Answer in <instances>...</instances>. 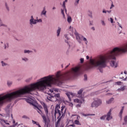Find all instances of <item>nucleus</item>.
I'll return each instance as SVG.
<instances>
[{"label":"nucleus","instance_id":"nucleus-1","mask_svg":"<svg viewBox=\"0 0 127 127\" xmlns=\"http://www.w3.org/2000/svg\"><path fill=\"white\" fill-rule=\"evenodd\" d=\"M124 53H127V50H125L123 46L120 47H116L104 56H101L103 59L99 65L102 67H107V62H110L111 67L117 68L119 63L117 62L116 56H119Z\"/></svg>","mask_w":127,"mask_h":127},{"label":"nucleus","instance_id":"nucleus-2","mask_svg":"<svg viewBox=\"0 0 127 127\" xmlns=\"http://www.w3.org/2000/svg\"><path fill=\"white\" fill-rule=\"evenodd\" d=\"M102 59L103 58L102 56H100L99 58L96 59H90L89 61V65L87 66V70L90 69H93L96 67H98V69L101 73H103V68H106V67H101V65H99L100 63L102 62Z\"/></svg>","mask_w":127,"mask_h":127},{"label":"nucleus","instance_id":"nucleus-3","mask_svg":"<svg viewBox=\"0 0 127 127\" xmlns=\"http://www.w3.org/2000/svg\"><path fill=\"white\" fill-rule=\"evenodd\" d=\"M57 114H58L59 115V116L58 117V119H59L56 123V127H57L58 126V124H60L61 119H63V118L65 117V115H66V109H65V106H62L60 110V105L57 104L56 105V108L55 110V117H56Z\"/></svg>","mask_w":127,"mask_h":127},{"label":"nucleus","instance_id":"nucleus-4","mask_svg":"<svg viewBox=\"0 0 127 127\" xmlns=\"http://www.w3.org/2000/svg\"><path fill=\"white\" fill-rule=\"evenodd\" d=\"M11 101H12V92L6 94H0V107L5 103H9Z\"/></svg>","mask_w":127,"mask_h":127},{"label":"nucleus","instance_id":"nucleus-5","mask_svg":"<svg viewBox=\"0 0 127 127\" xmlns=\"http://www.w3.org/2000/svg\"><path fill=\"white\" fill-rule=\"evenodd\" d=\"M74 35H75L76 39L78 41V42L80 44L82 43V41H84L85 43V44L87 45L88 44V40H87V38H85L82 35H80L78 32H77V31L76 29L74 30Z\"/></svg>","mask_w":127,"mask_h":127},{"label":"nucleus","instance_id":"nucleus-6","mask_svg":"<svg viewBox=\"0 0 127 127\" xmlns=\"http://www.w3.org/2000/svg\"><path fill=\"white\" fill-rule=\"evenodd\" d=\"M102 100L97 98L91 103V108H98L102 104Z\"/></svg>","mask_w":127,"mask_h":127},{"label":"nucleus","instance_id":"nucleus-7","mask_svg":"<svg viewBox=\"0 0 127 127\" xmlns=\"http://www.w3.org/2000/svg\"><path fill=\"white\" fill-rule=\"evenodd\" d=\"M5 111L8 117L10 115L11 119L13 120V117L12 116V107L10 105H8L5 109Z\"/></svg>","mask_w":127,"mask_h":127},{"label":"nucleus","instance_id":"nucleus-8","mask_svg":"<svg viewBox=\"0 0 127 127\" xmlns=\"http://www.w3.org/2000/svg\"><path fill=\"white\" fill-rule=\"evenodd\" d=\"M37 112L40 115H41L43 120V123L48 127V120L46 119V116H45V114H44L43 113H42V111H41V110L38 109Z\"/></svg>","mask_w":127,"mask_h":127},{"label":"nucleus","instance_id":"nucleus-9","mask_svg":"<svg viewBox=\"0 0 127 127\" xmlns=\"http://www.w3.org/2000/svg\"><path fill=\"white\" fill-rule=\"evenodd\" d=\"M26 101L27 102V103H28L29 104H30V105H32V106L34 107L35 109H37V110H41V109H42V106H36V105L37 104V103L35 101L33 102L30 99H27Z\"/></svg>","mask_w":127,"mask_h":127},{"label":"nucleus","instance_id":"nucleus-10","mask_svg":"<svg viewBox=\"0 0 127 127\" xmlns=\"http://www.w3.org/2000/svg\"><path fill=\"white\" fill-rule=\"evenodd\" d=\"M106 117V121L108 122L111 121V120H113V116L112 115V109H110L109 112L105 115Z\"/></svg>","mask_w":127,"mask_h":127},{"label":"nucleus","instance_id":"nucleus-11","mask_svg":"<svg viewBox=\"0 0 127 127\" xmlns=\"http://www.w3.org/2000/svg\"><path fill=\"white\" fill-rule=\"evenodd\" d=\"M79 98L81 99V100L75 99L74 100V103H78V104H85V98L82 96H80Z\"/></svg>","mask_w":127,"mask_h":127},{"label":"nucleus","instance_id":"nucleus-12","mask_svg":"<svg viewBox=\"0 0 127 127\" xmlns=\"http://www.w3.org/2000/svg\"><path fill=\"white\" fill-rule=\"evenodd\" d=\"M29 24L30 25L32 26L33 25H35L36 24V19H34V18L32 15L31 16V19L29 20Z\"/></svg>","mask_w":127,"mask_h":127},{"label":"nucleus","instance_id":"nucleus-13","mask_svg":"<svg viewBox=\"0 0 127 127\" xmlns=\"http://www.w3.org/2000/svg\"><path fill=\"white\" fill-rule=\"evenodd\" d=\"M42 106L44 108V110L46 113V116H48V115H49V112L48 111V108H47V105H46L45 103H43Z\"/></svg>","mask_w":127,"mask_h":127},{"label":"nucleus","instance_id":"nucleus-14","mask_svg":"<svg viewBox=\"0 0 127 127\" xmlns=\"http://www.w3.org/2000/svg\"><path fill=\"white\" fill-rule=\"evenodd\" d=\"M0 27H2L3 28H7V25L4 24L2 20L0 18Z\"/></svg>","mask_w":127,"mask_h":127},{"label":"nucleus","instance_id":"nucleus-15","mask_svg":"<svg viewBox=\"0 0 127 127\" xmlns=\"http://www.w3.org/2000/svg\"><path fill=\"white\" fill-rule=\"evenodd\" d=\"M54 97L56 99V101H57L58 102H60V101H61V97H60V93L55 94L54 98Z\"/></svg>","mask_w":127,"mask_h":127},{"label":"nucleus","instance_id":"nucleus-16","mask_svg":"<svg viewBox=\"0 0 127 127\" xmlns=\"http://www.w3.org/2000/svg\"><path fill=\"white\" fill-rule=\"evenodd\" d=\"M66 95L68 98L69 101H71V97H70V96H71V97H74V96H75V94L73 93V92H68L66 93Z\"/></svg>","mask_w":127,"mask_h":127},{"label":"nucleus","instance_id":"nucleus-17","mask_svg":"<svg viewBox=\"0 0 127 127\" xmlns=\"http://www.w3.org/2000/svg\"><path fill=\"white\" fill-rule=\"evenodd\" d=\"M125 110V107L123 106L119 113V117L120 118L123 119V113Z\"/></svg>","mask_w":127,"mask_h":127},{"label":"nucleus","instance_id":"nucleus-18","mask_svg":"<svg viewBox=\"0 0 127 127\" xmlns=\"http://www.w3.org/2000/svg\"><path fill=\"white\" fill-rule=\"evenodd\" d=\"M47 13V11H46V9L45 8V7H44L43 10L41 12V15H44V16H46Z\"/></svg>","mask_w":127,"mask_h":127},{"label":"nucleus","instance_id":"nucleus-19","mask_svg":"<svg viewBox=\"0 0 127 127\" xmlns=\"http://www.w3.org/2000/svg\"><path fill=\"white\" fill-rule=\"evenodd\" d=\"M114 100H115V99L113 97L109 99L108 100L106 101V104H107V105H109L110 104H112V103H113V102H114Z\"/></svg>","mask_w":127,"mask_h":127},{"label":"nucleus","instance_id":"nucleus-20","mask_svg":"<svg viewBox=\"0 0 127 127\" xmlns=\"http://www.w3.org/2000/svg\"><path fill=\"white\" fill-rule=\"evenodd\" d=\"M126 89V86H121L120 88H118L117 91L119 92H123Z\"/></svg>","mask_w":127,"mask_h":127},{"label":"nucleus","instance_id":"nucleus-21","mask_svg":"<svg viewBox=\"0 0 127 127\" xmlns=\"http://www.w3.org/2000/svg\"><path fill=\"white\" fill-rule=\"evenodd\" d=\"M82 93H83V89H81L78 91L77 95H79V98H81V97H82Z\"/></svg>","mask_w":127,"mask_h":127},{"label":"nucleus","instance_id":"nucleus-22","mask_svg":"<svg viewBox=\"0 0 127 127\" xmlns=\"http://www.w3.org/2000/svg\"><path fill=\"white\" fill-rule=\"evenodd\" d=\"M127 115L124 117V123H123V126H127Z\"/></svg>","mask_w":127,"mask_h":127},{"label":"nucleus","instance_id":"nucleus-23","mask_svg":"<svg viewBox=\"0 0 127 127\" xmlns=\"http://www.w3.org/2000/svg\"><path fill=\"white\" fill-rule=\"evenodd\" d=\"M64 37L67 40H65V42L66 43H67V44H68V40H69L70 39V38H69V36H68L67 34H65L64 35Z\"/></svg>","mask_w":127,"mask_h":127},{"label":"nucleus","instance_id":"nucleus-24","mask_svg":"<svg viewBox=\"0 0 127 127\" xmlns=\"http://www.w3.org/2000/svg\"><path fill=\"white\" fill-rule=\"evenodd\" d=\"M67 21L68 22V23H71V22H72V17H71V16H67Z\"/></svg>","mask_w":127,"mask_h":127},{"label":"nucleus","instance_id":"nucleus-25","mask_svg":"<svg viewBox=\"0 0 127 127\" xmlns=\"http://www.w3.org/2000/svg\"><path fill=\"white\" fill-rule=\"evenodd\" d=\"M61 32V28L60 27H58V29L57 31V36H59L60 35V32Z\"/></svg>","mask_w":127,"mask_h":127},{"label":"nucleus","instance_id":"nucleus-26","mask_svg":"<svg viewBox=\"0 0 127 127\" xmlns=\"http://www.w3.org/2000/svg\"><path fill=\"white\" fill-rule=\"evenodd\" d=\"M24 53L25 54H30V53H32V51L25 50L24 51Z\"/></svg>","mask_w":127,"mask_h":127},{"label":"nucleus","instance_id":"nucleus-27","mask_svg":"<svg viewBox=\"0 0 127 127\" xmlns=\"http://www.w3.org/2000/svg\"><path fill=\"white\" fill-rule=\"evenodd\" d=\"M5 7L7 10V11H9L10 9H9V6H8V4L7 3L5 2Z\"/></svg>","mask_w":127,"mask_h":127},{"label":"nucleus","instance_id":"nucleus-28","mask_svg":"<svg viewBox=\"0 0 127 127\" xmlns=\"http://www.w3.org/2000/svg\"><path fill=\"white\" fill-rule=\"evenodd\" d=\"M50 95V96H47V100H49V101H51V102H52V100H51V99H52V98H54V96L51 95V94H49Z\"/></svg>","mask_w":127,"mask_h":127},{"label":"nucleus","instance_id":"nucleus-29","mask_svg":"<svg viewBox=\"0 0 127 127\" xmlns=\"http://www.w3.org/2000/svg\"><path fill=\"white\" fill-rule=\"evenodd\" d=\"M88 16H89V17H91V18H92L93 15H92V11L88 10Z\"/></svg>","mask_w":127,"mask_h":127},{"label":"nucleus","instance_id":"nucleus-30","mask_svg":"<svg viewBox=\"0 0 127 127\" xmlns=\"http://www.w3.org/2000/svg\"><path fill=\"white\" fill-rule=\"evenodd\" d=\"M7 84L8 87H10L12 85V81H8L7 82Z\"/></svg>","mask_w":127,"mask_h":127},{"label":"nucleus","instance_id":"nucleus-31","mask_svg":"<svg viewBox=\"0 0 127 127\" xmlns=\"http://www.w3.org/2000/svg\"><path fill=\"white\" fill-rule=\"evenodd\" d=\"M74 124L75 125H77L78 126H81V123H80V122H79V120H75Z\"/></svg>","mask_w":127,"mask_h":127},{"label":"nucleus","instance_id":"nucleus-32","mask_svg":"<svg viewBox=\"0 0 127 127\" xmlns=\"http://www.w3.org/2000/svg\"><path fill=\"white\" fill-rule=\"evenodd\" d=\"M101 23L102 26H106V22L104 20H101Z\"/></svg>","mask_w":127,"mask_h":127},{"label":"nucleus","instance_id":"nucleus-33","mask_svg":"<svg viewBox=\"0 0 127 127\" xmlns=\"http://www.w3.org/2000/svg\"><path fill=\"white\" fill-rule=\"evenodd\" d=\"M1 64H2V67H4V66H7V64L4 63V61H1Z\"/></svg>","mask_w":127,"mask_h":127},{"label":"nucleus","instance_id":"nucleus-34","mask_svg":"<svg viewBox=\"0 0 127 127\" xmlns=\"http://www.w3.org/2000/svg\"><path fill=\"white\" fill-rule=\"evenodd\" d=\"M82 116H84V117H88V116H96V114H82Z\"/></svg>","mask_w":127,"mask_h":127},{"label":"nucleus","instance_id":"nucleus-35","mask_svg":"<svg viewBox=\"0 0 127 127\" xmlns=\"http://www.w3.org/2000/svg\"><path fill=\"white\" fill-rule=\"evenodd\" d=\"M22 61H24V62H27V61H28V59L27 58H22Z\"/></svg>","mask_w":127,"mask_h":127},{"label":"nucleus","instance_id":"nucleus-36","mask_svg":"<svg viewBox=\"0 0 127 127\" xmlns=\"http://www.w3.org/2000/svg\"><path fill=\"white\" fill-rule=\"evenodd\" d=\"M106 115H104L100 117V120L104 121V120H106Z\"/></svg>","mask_w":127,"mask_h":127},{"label":"nucleus","instance_id":"nucleus-37","mask_svg":"<svg viewBox=\"0 0 127 127\" xmlns=\"http://www.w3.org/2000/svg\"><path fill=\"white\" fill-rule=\"evenodd\" d=\"M79 1H80V0H75L74 5H78L79 4Z\"/></svg>","mask_w":127,"mask_h":127},{"label":"nucleus","instance_id":"nucleus-38","mask_svg":"<svg viewBox=\"0 0 127 127\" xmlns=\"http://www.w3.org/2000/svg\"><path fill=\"white\" fill-rule=\"evenodd\" d=\"M22 118V119H25V120H29V118L26 115H23Z\"/></svg>","mask_w":127,"mask_h":127},{"label":"nucleus","instance_id":"nucleus-39","mask_svg":"<svg viewBox=\"0 0 127 127\" xmlns=\"http://www.w3.org/2000/svg\"><path fill=\"white\" fill-rule=\"evenodd\" d=\"M61 13L63 15L64 18H65V14H64V10L63 9H61Z\"/></svg>","mask_w":127,"mask_h":127},{"label":"nucleus","instance_id":"nucleus-40","mask_svg":"<svg viewBox=\"0 0 127 127\" xmlns=\"http://www.w3.org/2000/svg\"><path fill=\"white\" fill-rule=\"evenodd\" d=\"M84 81H87L88 80V77L87 76V74H84Z\"/></svg>","mask_w":127,"mask_h":127},{"label":"nucleus","instance_id":"nucleus-41","mask_svg":"<svg viewBox=\"0 0 127 127\" xmlns=\"http://www.w3.org/2000/svg\"><path fill=\"white\" fill-rule=\"evenodd\" d=\"M123 46L124 48V50H126V52H127V44L126 45H124Z\"/></svg>","mask_w":127,"mask_h":127},{"label":"nucleus","instance_id":"nucleus-42","mask_svg":"<svg viewBox=\"0 0 127 127\" xmlns=\"http://www.w3.org/2000/svg\"><path fill=\"white\" fill-rule=\"evenodd\" d=\"M36 24H37V22H42V19H36Z\"/></svg>","mask_w":127,"mask_h":127},{"label":"nucleus","instance_id":"nucleus-43","mask_svg":"<svg viewBox=\"0 0 127 127\" xmlns=\"http://www.w3.org/2000/svg\"><path fill=\"white\" fill-rule=\"evenodd\" d=\"M1 122H3V123H4V124H5L6 125H9V123H7V121H5L4 120H2Z\"/></svg>","mask_w":127,"mask_h":127},{"label":"nucleus","instance_id":"nucleus-44","mask_svg":"<svg viewBox=\"0 0 127 127\" xmlns=\"http://www.w3.org/2000/svg\"><path fill=\"white\" fill-rule=\"evenodd\" d=\"M8 48V44L6 43V44H4V49H6Z\"/></svg>","mask_w":127,"mask_h":127},{"label":"nucleus","instance_id":"nucleus-45","mask_svg":"<svg viewBox=\"0 0 127 127\" xmlns=\"http://www.w3.org/2000/svg\"><path fill=\"white\" fill-rule=\"evenodd\" d=\"M65 2L64 1L63 3V8H65L66 7V6L65 5Z\"/></svg>","mask_w":127,"mask_h":127},{"label":"nucleus","instance_id":"nucleus-46","mask_svg":"<svg viewBox=\"0 0 127 127\" xmlns=\"http://www.w3.org/2000/svg\"><path fill=\"white\" fill-rule=\"evenodd\" d=\"M102 12L103 13H107V10L103 9Z\"/></svg>","mask_w":127,"mask_h":127},{"label":"nucleus","instance_id":"nucleus-47","mask_svg":"<svg viewBox=\"0 0 127 127\" xmlns=\"http://www.w3.org/2000/svg\"><path fill=\"white\" fill-rule=\"evenodd\" d=\"M80 63H84V59L81 58L80 59Z\"/></svg>","mask_w":127,"mask_h":127},{"label":"nucleus","instance_id":"nucleus-48","mask_svg":"<svg viewBox=\"0 0 127 127\" xmlns=\"http://www.w3.org/2000/svg\"><path fill=\"white\" fill-rule=\"evenodd\" d=\"M116 84H117V85H121V84H122V82L121 81H118L116 82Z\"/></svg>","mask_w":127,"mask_h":127},{"label":"nucleus","instance_id":"nucleus-49","mask_svg":"<svg viewBox=\"0 0 127 127\" xmlns=\"http://www.w3.org/2000/svg\"><path fill=\"white\" fill-rule=\"evenodd\" d=\"M32 122L33 125H37V123H38V122L34 121V120H32Z\"/></svg>","mask_w":127,"mask_h":127},{"label":"nucleus","instance_id":"nucleus-50","mask_svg":"<svg viewBox=\"0 0 127 127\" xmlns=\"http://www.w3.org/2000/svg\"><path fill=\"white\" fill-rule=\"evenodd\" d=\"M110 21L112 23H114V19L110 18Z\"/></svg>","mask_w":127,"mask_h":127},{"label":"nucleus","instance_id":"nucleus-51","mask_svg":"<svg viewBox=\"0 0 127 127\" xmlns=\"http://www.w3.org/2000/svg\"><path fill=\"white\" fill-rule=\"evenodd\" d=\"M113 7H115V5H114L113 3L111 4V6L110 7V9H112Z\"/></svg>","mask_w":127,"mask_h":127},{"label":"nucleus","instance_id":"nucleus-52","mask_svg":"<svg viewBox=\"0 0 127 127\" xmlns=\"http://www.w3.org/2000/svg\"><path fill=\"white\" fill-rule=\"evenodd\" d=\"M76 107L77 108H81V104H78L76 105Z\"/></svg>","mask_w":127,"mask_h":127},{"label":"nucleus","instance_id":"nucleus-53","mask_svg":"<svg viewBox=\"0 0 127 127\" xmlns=\"http://www.w3.org/2000/svg\"><path fill=\"white\" fill-rule=\"evenodd\" d=\"M69 29L71 30V31H72V32H73V27L70 26L69 27Z\"/></svg>","mask_w":127,"mask_h":127},{"label":"nucleus","instance_id":"nucleus-54","mask_svg":"<svg viewBox=\"0 0 127 127\" xmlns=\"http://www.w3.org/2000/svg\"><path fill=\"white\" fill-rule=\"evenodd\" d=\"M75 127V125L72 124V125H69L67 127Z\"/></svg>","mask_w":127,"mask_h":127},{"label":"nucleus","instance_id":"nucleus-55","mask_svg":"<svg viewBox=\"0 0 127 127\" xmlns=\"http://www.w3.org/2000/svg\"><path fill=\"white\" fill-rule=\"evenodd\" d=\"M118 24L119 26L121 27V28H123V27H122V25H121V24H120V23L118 22Z\"/></svg>","mask_w":127,"mask_h":127},{"label":"nucleus","instance_id":"nucleus-56","mask_svg":"<svg viewBox=\"0 0 127 127\" xmlns=\"http://www.w3.org/2000/svg\"><path fill=\"white\" fill-rule=\"evenodd\" d=\"M69 106H70V107H73V103H70Z\"/></svg>","mask_w":127,"mask_h":127},{"label":"nucleus","instance_id":"nucleus-57","mask_svg":"<svg viewBox=\"0 0 127 127\" xmlns=\"http://www.w3.org/2000/svg\"><path fill=\"white\" fill-rule=\"evenodd\" d=\"M36 126H38L39 127H41V126H40V125L39 124V123L38 122H37Z\"/></svg>","mask_w":127,"mask_h":127},{"label":"nucleus","instance_id":"nucleus-58","mask_svg":"<svg viewBox=\"0 0 127 127\" xmlns=\"http://www.w3.org/2000/svg\"><path fill=\"white\" fill-rule=\"evenodd\" d=\"M107 12H108V13H111L112 12V10H107Z\"/></svg>","mask_w":127,"mask_h":127},{"label":"nucleus","instance_id":"nucleus-59","mask_svg":"<svg viewBox=\"0 0 127 127\" xmlns=\"http://www.w3.org/2000/svg\"><path fill=\"white\" fill-rule=\"evenodd\" d=\"M86 59H87V60H89V59H90V57H89V56H87Z\"/></svg>","mask_w":127,"mask_h":127},{"label":"nucleus","instance_id":"nucleus-60","mask_svg":"<svg viewBox=\"0 0 127 127\" xmlns=\"http://www.w3.org/2000/svg\"><path fill=\"white\" fill-rule=\"evenodd\" d=\"M123 81H127V76L125 78L123 79Z\"/></svg>","mask_w":127,"mask_h":127},{"label":"nucleus","instance_id":"nucleus-61","mask_svg":"<svg viewBox=\"0 0 127 127\" xmlns=\"http://www.w3.org/2000/svg\"><path fill=\"white\" fill-rule=\"evenodd\" d=\"M112 82V80L107 81L105 82V83H109V82Z\"/></svg>","mask_w":127,"mask_h":127},{"label":"nucleus","instance_id":"nucleus-62","mask_svg":"<svg viewBox=\"0 0 127 127\" xmlns=\"http://www.w3.org/2000/svg\"><path fill=\"white\" fill-rule=\"evenodd\" d=\"M124 74H125V75H127V70L124 71Z\"/></svg>","mask_w":127,"mask_h":127},{"label":"nucleus","instance_id":"nucleus-63","mask_svg":"<svg viewBox=\"0 0 127 127\" xmlns=\"http://www.w3.org/2000/svg\"><path fill=\"white\" fill-rule=\"evenodd\" d=\"M50 92L51 93H53V90H52V89H50Z\"/></svg>","mask_w":127,"mask_h":127},{"label":"nucleus","instance_id":"nucleus-64","mask_svg":"<svg viewBox=\"0 0 127 127\" xmlns=\"http://www.w3.org/2000/svg\"><path fill=\"white\" fill-rule=\"evenodd\" d=\"M91 29H92V30H95V27H92L91 28Z\"/></svg>","mask_w":127,"mask_h":127}]
</instances>
